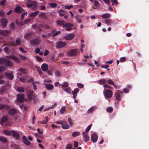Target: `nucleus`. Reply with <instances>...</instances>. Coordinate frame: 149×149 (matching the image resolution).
<instances>
[{"label":"nucleus","mask_w":149,"mask_h":149,"mask_svg":"<svg viewBox=\"0 0 149 149\" xmlns=\"http://www.w3.org/2000/svg\"><path fill=\"white\" fill-rule=\"evenodd\" d=\"M4 74L7 78L9 79L12 80L14 79V76L13 75L7 72H5L4 73Z\"/></svg>","instance_id":"obj_16"},{"label":"nucleus","mask_w":149,"mask_h":149,"mask_svg":"<svg viewBox=\"0 0 149 149\" xmlns=\"http://www.w3.org/2000/svg\"><path fill=\"white\" fill-rule=\"evenodd\" d=\"M60 86H61V87L63 88H65L68 87V84L67 82H64L63 84H60Z\"/></svg>","instance_id":"obj_31"},{"label":"nucleus","mask_w":149,"mask_h":149,"mask_svg":"<svg viewBox=\"0 0 149 149\" xmlns=\"http://www.w3.org/2000/svg\"><path fill=\"white\" fill-rule=\"evenodd\" d=\"M95 107H92L89 109L87 111V113H90L94 111Z\"/></svg>","instance_id":"obj_41"},{"label":"nucleus","mask_w":149,"mask_h":149,"mask_svg":"<svg viewBox=\"0 0 149 149\" xmlns=\"http://www.w3.org/2000/svg\"><path fill=\"white\" fill-rule=\"evenodd\" d=\"M49 5L50 6L53 8H55L57 6V4L55 3H50Z\"/></svg>","instance_id":"obj_44"},{"label":"nucleus","mask_w":149,"mask_h":149,"mask_svg":"<svg viewBox=\"0 0 149 149\" xmlns=\"http://www.w3.org/2000/svg\"><path fill=\"white\" fill-rule=\"evenodd\" d=\"M112 3V5L113 6L115 4V5H117L118 4V1L117 0H111V1Z\"/></svg>","instance_id":"obj_45"},{"label":"nucleus","mask_w":149,"mask_h":149,"mask_svg":"<svg viewBox=\"0 0 149 149\" xmlns=\"http://www.w3.org/2000/svg\"><path fill=\"white\" fill-rule=\"evenodd\" d=\"M68 122L69 123V124L70 125H73V123L72 122V119L71 118H68Z\"/></svg>","instance_id":"obj_61"},{"label":"nucleus","mask_w":149,"mask_h":149,"mask_svg":"<svg viewBox=\"0 0 149 149\" xmlns=\"http://www.w3.org/2000/svg\"><path fill=\"white\" fill-rule=\"evenodd\" d=\"M62 127L64 129H67L69 128V126L68 124L62 125Z\"/></svg>","instance_id":"obj_46"},{"label":"nucleus","mask_w":149,"mask_h":149,"mask_svg":"<svg viewBox=\"0 0 149 149\" xmlns=\"http://www.w3.org/2000/svg\"><path fill=\"white\" fill-rule=\"evenodd\" d=\"M18 101L20 102H22L24 100V94H19L17 95Z\"/></svg>","instance_id":"obj_6"},{"label":"nucleus","mask_w":149,"mask_h":149,"mask_svg":"<svg viewBox=\"0 0 149 149\" xmlns=\"http://www.w3.org/2000/svg\"><path fill=\"white\" fill-rule=\"evenodd\" d=\"M34 92L32 90H28L26 92V95L28 97V99L29 101L33 100L35 101L37 100V98L33 93Z\"/></svg>","instance_id":"obj_2"},{"label":"nucleus","mask_w":149,"mask_h":149,"mask_svg":"<svg viewBox=\"0 0 149 149\" xmlns=\"http://www.w3.org/2000/svg\"><path fill=\"white\" fill-rule=\"evenodd\" d=\"M5 64L7 66H11L12 64V62L9 60L5 59L4 61V64Z\"/></svg>","instance_id":"obj_23"},{"label":"nucleus","mask_w":149,"mask_h":149,"mask_svg":"<svg viewBox=\"0 0 149 149\" xmlns=\"http://www.w3.org/2000/svg\"><path fill=\"white\" fill-rule=\"evenodd\" d=\"M6 57L7 58L12 59L17 63H19L21 62L20 60L18 57L13 55L6 56Z\"/></svg>","instance_id":"obj_5"},{"label":"nucleus","mask_w":149,"mask_h":149,"mask_svg":"<svg viewBox=\"0 0 149 149\" xmlns=\"http://www.w3.org/2000/svg\"><path fill=\"white\" fill-rule=\"evenodd\" d=\"M14 10L16 13H22L23 11V9L22 8L21 6L18 5L15 8Z\"/></svg>","instance_id":"obj_11"},{"label":"nucleus","mask_w":149,"mask_h":149,"mask_svg":"<svg viewBox=\"0 0 149 149\" xmlns=\"http://www.w3.org/2000/svg\"><path fill=\"white\" fill-rule=\"evenodd\" d=\"M40 41L39 38H35L31 40L30 43L32 45H37L40 43Z\"/></svg>","instance_id":"obj_8"},{"label":"nucleus","mask_w":149,"mask_h":149,"mask_svg":"<svg viewBox=\"0 0 149 149\" xmlns=\"http://www.w3.org/2000/svg\"><path fill=\"white\" fill-rule=\"evenodd\" d=\"M32 27L33 29H35V31L40 32L42 31V29L40 28L39 25L34 24L32 25Z\"/></svg>","instance_id":"obj_14"},{"label":"nucleus","mask_w":149,"mask_h":149,"mask_svg":"<svg viewBox=\"0 0 149 149\" xmlns=\"http://www.w3.org/2000/svg\"><path fill=\"white\" fill-rule=\"evenodd\" d=\"M115 97L116 99L118 100H120V95L119 92H116L115 93Z\"/></svg>","instance_id":"obj_39"},{"label":"nucleus","mask_w":149,"mask_h":149,"mask_svg":"<svg viewBox=\"0 0 149 149\" xmlns=\"http://www.w3.org/2000/svg\"><path fill=\"white\" fill-rule=\"evenodd\" d=\"M39 13V11H36L35 12H33L31 13L29 15V16L30 17H34L36 16L38 13Z\"/></svg>","instance_id":"obj_29"},{"label":"nucleus","mask_w":149,"mask_h":149,"mask_svg":"<svg viewBox=\"0 0 149 149\" xmlns=\"http://www.w3.org/2000/svg\"><path fill=\"white\" fill-rule=\"evenodd\" d=\"M73 6L72 5L70 6L66 5L65 6V8L67 9H70L73 7Z\"/></svg>","instance_id":"obj_57"},{"label":"nucleus","mask_w":149,"mask_h":149,"mask_svg":"<svg viewBox=\"0 0 149 149\" xmlns=\"http://www.w3.org/2000/svg\"><path fill=\"white\" fill-rule=\"evenodd\" d=\"M91 138L92 142L95 143L97 142V135L95 133H93L91 135Z\"/></svg>","instance_id":"obj_12"},{"label":"nucleus","mask_w":149,"mask_h":149,"mask_svg":"<svg viewBox=\"0 0 149 149\" xmlns=\"http://www.w3.org/2000/svg\"><path fill=\"white\" fill-rule=\"evenodd\" d=\"M45 86L46 88L48 90H52L54 88L53 85L51 84H45Z\"/></svg>","instance_id":"obj_22"},{"label":"nucleus","mask_w":149,"mask_h":149,"mask_svg":"<svg viewBox=\"0 0 149 149\" xmlns=\"http://www.w3.org/2000/svg\"><path fill=\"white\" fill-rule=\"evenodd\" d=\"M4 46H15V45L14 43H13L12 42H10L9 43L4 44Z\"/></svg>","instance_id":"obj_43"},{"label":"nucleus","mask_w":149,"mask_h":149,"mask_svg":"<svg viewBox=\"0 0 149 149\" xmlns=\"http://www.w3.org/2000/svg\"><path fill=\"white\" fill-rule=\"evenodd\" d=\"M103 87L104 88H109L112 89H113V88L111 86H110L109 85L107 84H105L103 85Z\"/></svg>","instance_id":"obj_60"},{"label":"nucleus","mask_w":149,"mask_h":149,"mask_svg":"<svg viewBox=\"0 0 149 149\" xmlns=\"http://www.w3.org/2000/svg\"><path fill=\"white\" fill-rule=\"evenodd\" d=\"M10 31L8 30H5L0 31V35L2 36H6L9 34Z\"/></svg>","instance_id":"obj_19"},{"label":"nucleus","mask_w":149,"mask_h":149,"mask_svg":"<svg viewBox=\"0 0 149 149\" xmlns=\"http://www.w3.org/2000/svg\"><path fill=\"white\" fill-rule=\"evenodd\" d=\"M73 25L70 23H67L65 24L63 26V27H65V30L67 31H70L72 29L71 26Z\"/></svg>","instance_id":"obj_13"},{"label":"nucleus","mask_w":149,"mask_h":149,"mask_svg":"<svg viewBox=\"0 0 149 149\" xmlns=\"http://www.w3.org/2000/svg\"><path fill=\"white\" fill-rule=\"evenodd\" d=\"M57 24L58 25L61 26H62L63 27L64 25H65V22L63 20H58L56 21Z\"/></svg>","instance_id":"obj_26"},{"label":"nucleus","mask_w":149,"mask_h":149,"mask_svg":"<svg viewBox=\"0 0 149 149\" xmlns=\"http://www.w3.org/2000/svg\"><path fill=\"white\" fill-rule=\"evenodd\" d=\"M87 133H85L84 132H82L83 139L85 142L88 141L89 139V136Z\"/></svg>","instance_id":"obj_15"},{"label":"nucleus","mask_w":149,"mask_h":149,"mask_svg":"<svg viewBox=\"0 0 149 149\" xmlns=\"http://www.w3.org/2000/svg\"><path fill=\"white\" fill-rule=\"evenodd\" d=\"M1 22L2 27L5 28L7 26L8 21L6 19L4 18H2L1 19Z\"/></svg>","instance_id":"obj_10"},{"label":"nucleus","mask_w":149,"mask_h":149,"mask_svg":"<svg viewBox=\"0 0 149 149\" xmlns=\"http://www.w3.org/2000/svg\"><path fill=\"white\" fill-rule=\"evenodd\" d=\"M21 43V40L20 38H18L16 41V43H15V46L19 45H20Z\"/></svg>","instance_id":"obj_38"},{"label":"nucleus","mask_w":149,"mask_h":149,"mask_svg":"<svg viewBox=\"0 0 149 149\" xmlns=\"http://www.w3.org/2000/svg\"><path fill=\"white\" fill-rule=\"evenodd\" d=\"M31 32H29L26 33L24 35V38L26 40H29L31 38Z\"/></svg>","instance_id":"obj_28"},{"label":"nucleus","mask_w":149,"mask_h":149,"mask_svg":"<svg viewBox=\"0 0 149 149\" xmlns=\"http://www.w3.org/2000/svg\"><path fill=\"white\" fill-rule=\"evenodd\" d=\"M17 91L20 93H23L24 92V88L22 86H19L17 87Z\"/></svg>","instance_id":"obj_36"},{"label":"nucleus","mask_w":149,"mask_h":149,"mask_svg":"<svg viewBox=\"0 0 149 149\" xmlns=\"http://www.w3.org/2000/svg\"><path fill=\"white\" fill-rule=\"evenodd\" d=\"M31 20V19H28L24 20V24H26L27 23L30 22Z\"/></svg>","instance_id":"obj_62"},{"label":"nucleus","mask_w":149,"mask_h":149,"mask_svg":"<svg viewBox=\"0 0 149 149\" xmlns=\"http://www.w3.org/2000/svg\"><path fill=\"white\" fill-rule=\"evenodd\" d=\"M80 134V133L79 132L76 131L73 132L72 134V136L73 137H75L78 136H79Z\"/></svg>","instance_id":"obj_34"},{"label":"nucleus","mask_w":149,"mask_h":149,"mask_svg":"<svg viewBox=\"0 0 149 149\" xmlns=\"http://www.w3.org/2000/svg\"><path fill=\"white\" fill-rule=\"evenodd\" d=\"M107 82V81L105 79H102L99 80L98 81L99 84H102L105 83Z\"/></svg>","instance_id":"obj_35"},{"label":"nucleus","mask_w":149,"mask_h":149,"mask_svg":"<svg viewBox=\"0 0 149 149\" xmlns=\"http://www.w3.org/2000/svg\"><path fill=\"white\" fill-rule=\"evenodd\" d=\"M52 35V33H48L46 35H42V37L43 38H47L49 37Z\"/></svg>","instance_id":"obj_48"},{"label":"nucleus","mask_w":149,"mask_h":149,"mask_svg":"<svg viewBox=\"0 0 149 149\" xmlns=\"http://www.w3.org/2000/svg\"><path fill=\"white\" fill-rule=\"evenodd\" d=\"M10 107L8 105L0 104V110H9L8 113L10 115L13 116L17 113L16 110L13 109H10Z\"/></svg>","instance_id":"obj_1"},{"label":"nucleus","mask_w":149,"mask_h":149,"mask_svg":"<svg viewBox=\"0 0 149 149\" xmlns=\"http://www.w3.org/2000/svg\"><path fill=\"white\" fill-rule=\"evenodd\" d=\"M41 68L42 70L45 72L47 70L48 68V66L47 64L43 63L42 65Z\"/></svg>","instance_id":"obj_24"},{"label":"nucleus","mask_w":149,"mask_h":149,"mask_svg":"<svg viewBox=\"0 0 149 149\" xmlns=\"http://www.w3.org/2000/svg\"><path fill=\"white\" fill-rule=\"evenodd\" d=\"M104 94L105 97L107 98H110L112 96L113 92L110 90L108 89L104 92Z\"/></svg>","instance_id":"obj_4"},{"label":"nucleus","mask_w":149,"mask_h":149,"mask_svg":"<svg viewBox=\"0 0 149 149\" xmlns=\"http://www.w3.org/2000/svg\"><path fill=\"white\" fill-rule=\"evenodd\" d=\"M78 87L79 88H83L84 87V85L83 84L81 83H79L77 84Z\"/></svg>","instance_id":"obj_64"},{"label":"nucleus","mask_w":149,"mask_h":149,"mask_svg":"<svg viewBox=\"0 0 149 149\" xmlns=\"http://www.w3.org/2000/svg\"><path fill=\"white\" fill-rule=\"evenodd\" d=\"M63 89L64 91L65 92L67 93H70L71 90L70 88L67 87L63 88Z\"/></svg>","instance_id":"obj_37"},{"label":"nucleus","mask_w":149,"mask_h":149,"mask_svg":"<svg viewBox=\"0 0 149 149\" xmlns=\"http://www.w3.org/2000/svg\"><path fill=\"white\" fill-rule=\"evenodd\" d=\"M111 21V20L109 19H105L104 20L105 23L108 25H110L112 23Z\"/></svg>","instance_id":"obj_42"},{"label":"nucleus","mask_w":149,"mask_h":149,"mask_svg":"<svg viewBox=\"0 0 149 149\" xmlns=\"http://www.w3.org/2000/svg\"><path fill=\"white\" fill-rule=\"evenodd\" d=\"M52 34H53L52 36H56L61 33L60 31H57L56 30L54 29L52 30Z\"/></svg>","instance_id":"obj_27"},{"label":"nucleus","mask_w":149,"mask_h":149,"mask_svg":"<svg viewBox=\"0 0 149 149\" xmlns=\"http://www.w3.org/2000/svg\"><path fill=\"white\" fill-rule=\"evenodd\" d=\"M125 57H122L120 59V61L121 62H124L125 60Z\"/></svg>","instance_id":"obj_63"},{"label":"nucleus","mask_w":149,"mask_h":149,"mask_svg":"<svg viewBox=\"0 0 149 149\" xmlns=\"http://www.w3.org/2000/svg\"><path fill=\"white\" fill-rule=\"evenodd\" d=\"M107 111L109 113H111L113 111V109L111 107H109L107 109Z\"/></svg>","instance_id":"obj_53"},{"label":"nucleus","mask_w":149,"mask_h":149,"mask_svg":"<svg viewBox=\"0 0 149 149\" xmlns=\"http://www.w3.org/2000/svg\"><path fill=\"white\" fill-rule=\"evenodd\" d=\"M79 51L77 49H72L69 50L67 53V55L69 56L76 55L79 53Z\"/></svg>","instance_id":"obj_3"},{"label":"nucleus","mask_w":149,"mask_h":149,"mask_svg":"<svg viewBox=\"0 0 149 149\" xmlns=\"http://www.w3.org/2000/svg\"><path fill=\"white\" fill-rule=\"evenodd\" d=\"M79 88H77L75 89L74 91H72V93L73 95H74V94H77V93L79 92Z\"/></svg>","instance_id":"obj_40"},{"label":"nucleus","mask_w":149,"mask_h":149,"mask_svg":"<svg viewBox=\"0 0 149 149\" xmlns=\"http://www.w3.org/2000/svg\"><path fill=\"white\" fill-rule=\"evenodd\" d=\"M72 146V145L71 143H69L66 146V149H71Z\"/></svg>","instance_id":"obj_50"},{"label":"nucleus","mask_w":149,"mask_h":149,"mask_svg":"<svg viewBox=\"0 0 149 149\" xmlns=\"http://www.w3.org/2000/svg\"><path fill=\"white\" fill-rule=\"evenodd\" d=\"M107 83L111 85L114 86L115 87H116V86L115 85V83L111 79H108L107 81Z\"/></svg>","instance_id":"obj_30"},{"label":"nucleus","mask_w":149,"mask_h":149,"mask_svg":"<svg viewBox=\"0 0 149 149\" xmlns=\"http://www.w3.org/2000/svg\"><path fill=\"white\" fill-rule=\"evenodd\" d=\"M8 118L7 116H4L1 119V123L3 124L4 123H7L8 122Z\"/></svg>","instance_id":"obj_20"},{"label":"nucleus","mask_w":149,"mask_h":149,"mask_svg":"<svg viewBox=\"0 0 149 149\" xmlns=\"http://www.w3.org/2000/svg\"><path fill=\"white\" fill-rule=\"evenodd\" d=\"M22 141L27 146H29L31 144V142L27 139L26 136H24L22 137Z\"/></svg>","instance_id":"obj_17"},{"label":"nucleus","mask_w":149,"mask_h":149,"mask_svg":"<svg viewBox=\"0 0 149 149\" xmlns=\"http://www.w3.org/2000/svg\"><path fill=\"white\" fill-rule=\"evenodd\" d=\"M19 70L22 73H25L26 72L25 70L22 68H20Z\"/></svg>","instance_id":"obj_58"},{"label":"nucleus","mask_w":149,"mask_h":149,"mask_svg":"<svg viewBox=\"0 0 149 149\" xmlns=\"http://www.w3.org/2000/svg\"><path fill=\"white\" fill-rule=\"evenodd\" d=\"M65 107H62L60 110V113L62 114H63L65 110Z\"/></svg>","instance_id":"obj_59"},{"label":"nucleus","mask_w":149,"mask_h":149,"mask_svg":"<svg viewBox=\"0 0 149 149\" xmlns=\"http://www.w3.org/2000/svg\"><path fill=\"white\" fill-rule=\"evenodd\" d=\"M35 58L39 62H41L43 61L42 59L38 56H36L35 57Z\"/></svg>","instance_id":"obj_54"},{"label":"nucleus","mask_w":149,"mask_h":149,"mask_svg":"<svg viewBox=\"0 0 149 149\" xmlns=\"http://www.w3.org/2000/svg\"><path fill=\"white\" fill-rule=\"evenodd\" d=\"M39 17L40 18H42L43 19H46L47 18V16L46 15L45 13H41L39 15Z\"/></svg>","instance_id":"obj_32"},{"label":"nucleus","mask_w":149,"mask_h":149,"mask_svg":"<svg viewBox=\"0 0 149 149\" xmlns=\"http://www.w3.org/2000/svg\"><path fill=\"white\" fill-rule=\"evenodd\" d=\"M4 50L6 53H8L9 52V49L8 47H5L4 48Z\"/></svg>","instance_id":"obj_55"},{"label":"nucleus","mask_w":149,"mask_h":149,"mask_svg":"<svg viewBox=\"0 0 149 149\" xmlns=\"http://www.w3.org/2000/svg\"><path fill=\"white\" fill-rule=\"evenodd\" d=\"M26 6L28 8H30L32 6H33L34 7H37L36 1H31L30 4H27Z\"/></svg>","instance_id":"obj_18"},{"label":"nucleus","mask_w":149,"mask_h":149,"mask_svg":"<svg viewBox=\"0 0 149 149\" xmlns=\"http://www.w3.org/2000/svg\"><path fill=\"white\" fill-rule=\"evenodd\" d=\"M74 35L72 33H70L64 36V38L66 40L72 39L74 38Z\"/></svg>","instance_id":"obj_9"},{"label":"nucleus","mask_w":149,"mask_h":149,"mask_svg":"<svg viewBox=\"0 0 149 149\" xmlns=\"http://www.w3.org/2000/svg\"><path fill=\"white\" fill-rule=\"evenodd\" d=\"M66 43L65 42L60 41L56 43V47L57 49L64 47L66 45Z\"/></svg>","instance_id":"obj_7"},{"label":"nucleus","mask_w":149,"mask_h":149,"mask_svg":"<svg viewBox=\"0 0 149 149\" xmlns=\"http://www.w3.org/2000/svg\"><path fill=\"white\" fill-rule=\"evenodd\" d=\"M19 50L22 53H26L27 52L26 51H25L24 49L21 47H19Z\"/></svg>","instance_id":"obj_56"},{"label":"nucleus","mask_w":149,"mask_h":149,"mask_svg":"<svg viewBox=\"0 0 149 149\" xmlns=\"http://www.w3.org/2000/svg\"><path fill=\"white\" fill-rule=\"evenodd\" d=\"M0 141L4 143L8 142L7 139L2 136H0Z\"/></svg>","instance_id":"obj_33"},{"label":"nucleus","mask_w":149,"mask_h":149,"mask_svg":"<svg viewBox=\"0 0 149 149\" xmlns=\"http://www.w3.org/2000/svg\"><path fill=\"white\" fill-rule=\"evenodd\" d=\"M91 125H90L88 126L87 128H86L85 131L83 132H84L85 133H88L89 131L90 130L91 128Z\"/></svg>","instance_id":"obj_47"},{"label":"nucleus","mask_w":149,"mask_h":149,"mask_svg":"<svg viewBox=\"0 0 149 149\" xmlns=\"http://www.w3.org/2000/svg\"><path fill=\"white\" fill-rule=\"evenodd\" d=\"M18 56L23 61L25 60L26 59V57L23 55H19Z\"/></svg>","instance_id":"obj_49"},{"label":"nucleus","mask_w":149,"mask_h":149,"mask_svg":"<svg viewBox=\"0 0 149 149\" xmlns=\"http://www.w3.org/2000/svg\"><path fill=\"white\" fill-rule=\"evenodd\" d=\"M11 133L13 136L17 139H18L19 138V135L16 131H11Z\"/></svg>","instance_id":"obj_21"},{"label":"nucleus","mask_w":149,"mask_h":149,"mask_svg":"<svg viewBox=\"0 0 149 149\" xmlns=\"http://www.w3.org/2000/svg\"><path fill=\"white\" fill-rule=\"evenodd\" d=\"M111 15L109 13H104L101 15L102 18L104 19H106L109 18L111 17Z\"/></svg>","instance_id":"obj_25"},{"label":"nucleus","mask_w":149,"mask_h":149,"mask_svg":"<svg viewBox=\"0 0 149 149\" xmlns=\"http://www.w3.org/2000/svg\"><path fill=\"white\" fill-rule=\"evenodd\" d=\"M3 132L5 134L8 135L10 136L11 135V133L8 130H5Z\"/></svg>","instance_id":"obj_52"},{"label":"nucleus","mask_w":149,"mask_h":149,"mask_svg":"<svg viewBox=\"0 0 149 149\" xmlns=\"http://www.w3.org/2000/svg\"><path fill=\"white\" fill-rule=\"evenodd\" d=\"M26 77H21L19 79L20 81L24 83L25 82L26 80Z\"/></svg>","instance_id":"obj_51"}]
</instances>
